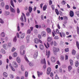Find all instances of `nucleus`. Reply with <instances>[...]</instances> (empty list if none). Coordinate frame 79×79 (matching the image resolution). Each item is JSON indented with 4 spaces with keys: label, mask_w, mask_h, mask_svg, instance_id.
<instances>
[{
    "label": "nucleus",
    "mask_w": 79,
    "mask_h": 79,
    "mask_svg": "<svg viewBox=\"0 0 79 79\" xmlns=\"http://www.w3.org/2000/svg\"><path fill=\"white\" fill-rule=\"evenodd\" d=\"M60 49L58 47H53V53L55 55L57 54V52H58L60 51Z\"/></svg>",
    "instance_id": "nucleus-1"
},
{
    "label": "nucleus",
    "mask_w": 79,
    "mask_h": 79,
    "mask_svg": "<svg viewBox=\"0 0 79 79\" xmlns=\"http://www.w3.org/2000/svg\"><path fill=\"white\" fill-rule=\"evenodd\" d=\"M24 58L26 60V61L27 62V63H29V64L30 66H33V64L31 63H29V62L28 60V59H27V57L26 56V55L24 57Z\"/></svg>",
    "instance_id": "nucleus-2"
},
{
    "label": "nucleus",
    "mask_w": 79,
    "mask_h": 79,
    "mask_svg": "<svg viewBox=\"0 0 79 79\" xmlns=\"http://www.w3.org/2000/svg\"><path fill=\"white\" fill-rule=\"evenodd\" d=\"M34 42L36 44H39V39L38 38H35L34 40Z\"/></svg>",
    "instance_id": "nucleus-3"
},
{
    "label": "nucleus",
    "mask_w": 79,
    "mask_h": 79,
    "mask_svg": "<svg viewBox=\"0 0 79 79\" xmlns=\"http://www.w3.org/2000/svg\"><path fill=\"white\" fill-rule=\"evenodd\" d=\"M51 71V69L50 68H48L47 69V73L49 75Z\"/></svg>",
    "instance_id": "nucleus-4"
},
{
    "label": "nucleus",
    "mask_w": 79,
    "mask_h": 79,
    "mask_svg": "<svg viewBox=\"0 0 79 79\" xmlns=\"http://www.w3.org/2000/svg\"><path fill=\"white\" fill-rule=\"evenodd\" d=\"M69 15L71 17H73L74 16V12L72 10H71L69 12Z\"/></svg>",
    "instance_id": "nucleus-5"
},
{
    "label": "nucleus",
    "mask_w": 79,
    "mask_h": 79,
    "mask_svg": "<svg viewBox=\"0 0 79 79\" xmlns=\"http://www.w3.org/2000/svg\"><path fill=\"white\" fill-rule=\"evenodd\" d=\"M50 52L49 50H48V51L46 50V55L48 56V58L49 56H50Z\"/></svg>",
    "instance_id": "nucleus-6"
},
{
    "label": "nucleus",
    "mask_w": 79,
    "mask_h": 79,
    "mask_svg": "<svg viewBox=\"0 0 79 79\" xmlns=\"http://www.w3.org/2000/svg\"><path fill=\"white\" fill-rule=\"evenodd\" d=\"M41 35L42 37H45L46 36V32L44 31H42L41 33Z\"/></svg>",
    "instance_id": "nucleus-7"
},
{
    "label": "nucleus",
    "mask_w": 79,
    "mask_h": 79,
    "mask_svg": "<svg viewBox=\"0 0 79 79\" xmlns=\"http://www.w3.org/2000/svg\"><path fill=\"white\" fill-rule=\"evenodd\" d=\"M13 66L15 68H18V64H17L16 62H14L13 63Z\"/></svg>",
    "instance_id": "nucleus-8"
},
{
    "label": "nucleus",
    "mask_w": 79,
    "mask_h": 79,
    "mask_svg": "<svg viewBox=\"0 0 79 79\" xmlns=\"http://www.w3.org/2000/svg\"><path fill=\"white\" fill-rule=\"evenodd\" d=\"M44 63V64H46V61H45V59H44V60H41V64H43Z\"/></svg>",
    "instance_id": "nucleus-9"
},
{
    "label": "nucleus",
    "mask_w": 79,
    "mask_h": 79,
    "mask_svg": "<svg viewBox=\"0 0 79 79\" xmlns=\"http://www.w3.org/2000/svg\"><path fill=\"white\" fill-rule=\"evenodd\" d=\"M37 74L39 77H40V75H43V73L42 72H39L38 71L37 72Z\"/></svg>",
    "instance_id": "nucleus-10"
},
{
    "label": "nucleus",
    "mask_w": 79,
    "mask_h": 79,
    "mask_svg": "<svg viewBox=\"0 0 79 79\" xmlns=\"http://www.w3.org/2000/svg\"><path fill=\"white\" fill-rule=\"evenodd\" d=\"M39 47L40 50H43L44 49V46L43 44H41L39 45Z\"/></svg>",
    "instance_id": "nucleus-11"
},
{
    "label": "nucleus",
    "mask_w": 79,
    "mask_h": 79,
    "mask_svg": "<svg viewBox=\"0 0 79 79\" xmlns=\"http://www.w3.org/2000/svg\"><path fill=\"white\" fill-rule=\"evenodd\" d=\"M38 52H35L34 55V58L35 59L36 58L38 57Z\"/></svg>",
    "instance_id": "nucleus-12"
},
{
    "label": "nucleus",
    "mask_w": 79,
    "mask_h": 79,
    "mask_svg": "<svg viewBox=\"0 0 79 79\" xmlns=\"http://www.w3.org/2000/svg\"><path fill=\"white\" fill-rule=\"evenodd\" d=\"M46 31L49 34H50L52 32L51 29L49 28H47Z\"/></svg>",
    "instance_id": "nucleus-13"
},
{
    "label": "nucleus",
    "mask_w": 79,
    "mask_h": 79,
    "mask_svg": "<svg viewBox=\"0 0 79 79\" xmlns=\"http://www.w3.org/2000/svg\"><path fill=\"white\" fill-rule=\"evenodd\" d=\"M3 47L6 50L7 49L8 46L6 44H4L3 45Z\"/></svg>",
    "instance_id": "nucleus-14"
},
{
    "label": "nucleus",
    "mask_w": 79,
    "mask_h": 79,
    "mask_svg": "<svg viewBox=\"0 0 79 79\" xmlns=\"http://www.w3.org/2000/svg\"><path fill=\"white\" fill-rule=\"evenodd\" d=\"M10 9L11 11L13 13H15V10L11 6L10 7Z\"/></svg>",
    "instance_id": "nucleus-15"
},
{
    "label": "nucleus",
    "mask_w": 79,
    "mask_h": 79,
    "mask_svg": "<svg viewBox=\"0 0 79 79\" xmlns=\"http://www.w3.org/2000/svg\"><path fill=\"white\" fill-rule=\"evenodd\" d=\"M32 10L33 9L32 7H31V6H29V7L28 10L30 13H31Z\"/></svg>",
    "instance_id": "nucleus-16"
},
{
    "label": "nucleus",
    "mask_w": 79,
    "mask_h": 79,
    "mask_svg": "<svg viewBox=\"0 0 79 79\" xmlns=\"http://www.w3.org/2000/svg\"><path fill=\"white\" fill-rule=\"evenodd\" d=\"M17 62L19 63H20L21 62V60L19 57H17Z\"/></svg>",
    "instance_id": "nucleus-17"
},
{
    "label": "nucleus",
    "mask_w": 79,
    "mask_h": 79,
    "mask_svg": "<svg viewBox=\"0 0 79 79\" xmlns=\"http://www.w3.org/2000/svg\"><path fill=\"white\" fill-rule=\"evenodd\" d=\"M27 34H30L31 33V31L30 29H28L27 31Z\"/></svg>",
    "instance_id": "nucleus-18"
},
{
    "label": "nucleus",
    "mask_w": 79,
    "mask_h": 79,
    "mask_svg": "<svg viewBox=\"0 0 79 79\" xmlns=\"http://www.w3.org/2000/svg\"><path fill=\"white\" fill-rule=\"evenodd\" d=\"M10 4H11V5L13 6V8H14L15 6L14 5V2L13 0H11V1H10Z\"/></svg>",
    "instance_id": "nucleus-19"
},
{
    "label": "nucleus",
    "mask_w": 79,
    "mask_h": 79,
    "mask_svg": "<svg viewBox=\"0 0 79 79\" xmlns=\"http://www.w3.org/2000/svg\"><path fill=\"white\" fill-rule=\"evenodd\" d=\"M51 60L53 63H55V59L54 57H51Z\"/></svg>",
    "instance_id": "nucleus-20"
},
{
    "label": "nucleus",
    "mask_w": 79,
    "mask_h": 79,
    "mask_svg": "<svg viewBox=\"0 0 79 79\" xmlns=\"http://www.w3.org/2000/svg\"><path fill=\"white\" fill-rule=\"evenodd\" d=\"M79 62H78V61L77 60L76 62H75V66H76V67H78L79 66Z\"/></svg>",
    "instance_id": "nucleus-21"
},
{
    "label": "nucleus",
    "mask_w": 79,
    "mask_h": 79,
    "mask_svg": "<svg viewBox=\"0 0 79 79\" xmlns=\"http://www.w3.org/2000/svg\"><path fill=\"white\" fill-rule=\"evenodd\" d=\"M76 45L77 48L79 50V43L77 41L76 42Z\"/></svg>",
    "instance_id": "nucleus-22"
},
{
    "label": "nucleus",
    "mask_w": 79,
    "mask_h": 79,
    "mask_svg": "<svg viewBox=\"0 0 79 79\" xmlns=\"http://www.w3.org/2000/svg\"><path fill=\"white\" fill-rule=\"evenodd\" d=\"M48 41L49 42L52 41V38L50 37H48L47 39Z\"/></svg>",
    "instance_id": "nucleus-23"
},
{
    "label": "nucleus",
    "mask_w": 79,
    "mask_h": 79,
    "mask_svg": "<svg viewBox=\"0 0 79 79\" xmlns=\"http://www.w3.org/2000/svg\"><path fill=\"white\" fill-rule=\"evenodd\" d=\"M5 34L4 32H2L1 33V36L2 37H5Z\"/></svg>",
    "instance_id": "nucleus-24"
},
{
    "label": "nucleus",
    "mask_w": 79,
    "mask_h": 79,
    "mask_svg": "<svg viewBox=\"0 0 79 79\" xmlns=\"http://www.w3.org/2000/svg\"><path fill=\"white\" fill-rule=\"evenodd\" d=\"M47 5H44V6L43 7V10L44 11L46 10V9H47Z\"/></svg>",
    "instance_id": "nucleus-25"
},
{
    "label": "nucleus",
    "mask_w": 79,
    "mask_h": 79,
    "mask_svg": "<svg viewBox=\"0 0 79 79\" xmlns=\"http://www.w3.org/2000/svg\"><path fill=\"white\" fill-rule=\"evenodd\" d=\"M25 35V34L24 33H22L21 35V38L22 39H23L24 38V36Z\"/></svg>",
    "instance_id": "nucleus-26"
},
{
    "label": "nucleus",
    "mask_w": 79,
    "mask_h": 79,
    "mask_svg": "<svg viewBox=\"0 0 79 79\" xmlns=\"http://www.w3.org/2000/svg\"><path fill=\"white\" fill-rule=\"evenodd\" d=\"M25 51L24 50H23V52L22 53L21 51H20V54L21 55H24V54H25Z\"/></svg>",
    "instance_id": "nucleus-27"
},
{
    "label": "nucleus",
    "mask_w": 79,
    "mask_h": 79,
    "mask_svg": "<svg viewBox=\"0 0 79 79\" xmlns=\"http://www.w3.org/2000/svg\"><path fill=\"white\" fill-rule=\"evenodd\" d=\"M76 53V51L74 50L73 49L72 50V53L73 55H75Z\"/></svg>",
    "instance_id": "nucleus-28"
},
{
    "label": "nucleus",
    "mask_w": 79,
    "mask_h": 79,
    "mask_svg": "<svg viewBox=\"0 0 79 79\" xmlns=\"http://www.w3.org/2000/svg\"><path fill=\"white\" fill-rule=\"evenodd\" d=\"M3 74L5 77H7L8 76V74L6 72H4Z\"/></svg>",
    "instance_id": "nucleus-29"
},
{
    "label": "nucleus",
    "mask_w": 79,
    "mask_h": 79,
    "mask_svg": "<svg viewBox=\"0 0 79 79\" xmlns=\"http://www.w3.org/2000/svg\"><path fill=\"white\" fill-rule=\"evenodd\" d=\"M64 51L66 52H68L69 51V49L68 48H65L64 49Z\"/></svg>",
    "instance_id": "nucleus-30"
},
{
    "label": "nucleus",
    "mask_w": 79,
    "mask_h": 79,
    "mask_svg": "<svg viewBox=\"0 0 79 79\" xmlns=\"http://www.w3.org/2000/svg\"><path fill=\"white\" fill-rule=\"evenodd\" d=\"M69 61L71 65H73V60L70 59Z\"/></svg>",
    "instance_id": "nucleus-31"
},
{
    "label": "nucleus",
    "mask_w": 79,
    "mask_h": 79,
    "mask_svg": "<svg viewBox=\"0 0 79 79\" xmlns=\"http://www.w3.org/2000/svg\"><path fill=\"white\" fill-rule=\"evenodd\" d=\"M77 32L78 34H79V27L78 26L77 27Z\"/></svg>",
    "instance_id": "nucleus-32"
},
{
    "label": "nucleus",
    "mask_w": 79,
    "mask_h": 79,
    "mask_svg": "<svg viewBox=\"0 0 79 79\" xmlns=\"http://www.w3.org/2000/svg\"><path fill=\"white\" fill-rule=\"evenodd\" d=\"M24 45H22L20 46V50H23L24 49Z\"/></svg>",
    "instance_id": "nucleus-33"
},
{
    "label": "nucleus",
    "mask_w": 79,
    "mask_h": 79,
    "mask_svg": "<svg viewBox=\"0 0 79 79\" xmlns=\"http://www.w3.org/2000/svg\"><path fill=\"white\" fill-rule=\"evenodd\" d=\"M55 12H56V14L57 15H59V11L57 9H55Z\"/></svg>",
    "instance_id": "nucleus-34"
},
{
    "label": "nucleus",
    "mask_w": 79,
    "mask_h": 79,
    "mask_svg": "<svg viewBox=\"0 0 79 79\" xmlns=\"http://www.w3.org/2000/svg\"><path fill=\"white\" fill-rule=\"evenodd\" d=\"M51 7H52V10H55V5L52 4V5H51Z\"/></svg>",
    "instance_id": "nucleus-35"
},
{
    "label": "nucleus",
    "mask_w": 79,
    "mask_h": 79,
    "mask_svg": "<svg viewBox=\"0 0 79 79\" xmlns=\"http://www.w3.org/2000/svg\"><path fill=\"white\" fill-rule=\"evenodd\" d=\"M17 56V52H15L14 54H13V56L14 57H16Z\"/></svg>",
    "instance_id": "nucleus-36"
},
{
    "label": "nucleus",
    "mask_w": 79,
    "mask_h": 79,
    "mask_svg": "<svg viewBox=\"0 0 79 79\" xmlns=\"http://www.w3.org/2000/svg\"><path fill=\"white\" fill-rule=\"evenodd\" d=\"M52 3V1L51 0H49V4L51 5Z\"/></svg>",
    "instance_id": "nucleus-37"
},
{
    "label": "nucleus",
    "mask_w": 79,
    "mask_h": 79,
    "mask_svg": "<svg viewBox=\"0 0 79 79\" xmlns=\"http://www.w3.org/2000/svg\"><path fill=\"white\" fill-rule=\"evenodd\" d=\"M20 20L22 22H23L24 21V19H23V16L22 15H21V17L20 18Z\"/></svg>",
    "instance_id": "nucleus-38"
},
{
    "label": "nucleus",
    "mask_w": 79,
    "mask_h": 79,
    "mask_svg": "<svg viewBox=\"0 0 79 79\" xmlns=\"http://www.w3.org/2000/svg\"><path fill=\"white\" fill-rule=\"evenodd\" d=\"M9 66H11V69H12V70L14 71H15V69L14 68L11 66V64H10Z\"/></svg>",
    "instance_id": "nucleus-39"
},
{
    "label": "nucleus",
    "mask_w": 79,
    "mask_h": 79,
    "mask_svg": "<svg viewBox=\"0 0 79 79\" xmlns=\"http://www.w3.org/2000/svg\"><path fill=\"white\" fill-rule=\"evenodd\" d=\"M30 37V35H27V36L26 38V40H27L28 41L29 40V38Z\"/></svg>",
    "instance_id": "nucleus-40"
},
{
    "label": "nucleus",
    "mask_w": 79,
    "mask_h": 79,
    "mask_svg": "<svg viewBox=\"0 0 79 79\" xmlns=\"http://www.w3.org/2000/svg\"><path fill=\"white\" fill-rule=\"evenodd\" d=\"M40 43L41 44H42L43 43V42L42 40L40 39L39 40V43Z\"/></svg>",
    "instance_id": "nucleus-41"
},
{
    "label": "nucleus",
    "mask_w": 79,
    "mask_h": 79,
    "mask_svg": "<svg viewBox=\"0 0 79 79\" xmlns=\"http://www.w3.org/2000/svg\"><path fill=\"white\" fill-rule=\"evenodd\" d=\"M61 4L63 5H64L66 4V2L65 1L63 0L61 2Z\"/></svg>",
    "instance_id": "nucleus-42"
},
{
    "label": "nucleus",
    "mask_w": 79,
    "mask_h": 79,
    "mask_svg": "<svg viewBox=\"0 0 79 79\" xmlns=\"http://www.w3.org/2000/svg\"><path fill=\"white\" fill-rule=\"evenodd\" d=\"M3 54H5L6 53V52L3 49H2L1 50Z\"/></svg>",
    "instance_id": "nucleus-43"
},
{
    "label": "nucleus",
    "mask_w": 79,
    "mask_h": 79,
    "mask_svg": "<svg viewBox=\"0 0 79 79\" xmlns=\"http://www.w3.org/2000/svg\"><path fill=\"white\" fill-rule=\"evenodd\" d=\"M28 73L27 72H26L25 73V76L26 77H28Z\"/></svg>",
    "instance_id": "nucleus-44"
},
{
    "label": "nucleus",
    "mask_w": 79,
    "mask_h": 79,
    "mask_svg": "<svg viewBox=\"0 0 79 79\" xmlns=\"http://www.w3.org/2000/svg\"><path fill=\"white\" fill-rule=\"evenodd\" d=\"M75 14H76V15L79 17V11H77L75 12Z\"/></svg>",
    "instance_id": "nucleus-45"
},
{
    "label": "nucleus",
    "mask_w": 79,
    "mask_h": 79,
    "mask_svg": "<svg viewBox=\"0 0 79 79\" xmlns=\"http://www.w3.org/2000/svg\"><path fill=\"white\" fill-rule=\"evenodd\" d=\"M38 38L39 39H42V36L41 35L39 34L38 35Z\"/></svg>",
    "instance_id": "nucleus-46"
},
{
    "label": "nucleus",
    "mask_w": 79,
    "mask_h": 79,
    "mask_svg": "<svg viewBox=\"0 0 79 79\" xmlns=\"http://www.w3.org/2000/svg\"><path fill=\"white\" fill-rule=\"evenodd\" d=\"M60 59L61 60H63L64 59V56L62 55L60 57Z\"/></svg>",
    "instance_id": "nucleus-47"
},
{
    "label": "nucleus",
    "mask_w": 79,
    "mask_h": 79,
    "mask_svg": "<svg viewBox=\"0 0 79 79\" xmlns=\"http://www.w3.org/2000/svg\"><path fill=\"white\" fill-rule=\"evenodd\" d=\"M5 13L6 15H9L10 14V12L7 11H6Z\"/></svg>",
    "instance_id": "nucleus-48"
},
{
    "label": "nucleus",
    "mask_w": 79,
    "mask_h": 79,
    "mask_svg": "<svg viewBox=\"0 0 79 79\" xmlns=\"http://www.w3.org/2000/svg\"><path fill=\"white\" fill-rule=\"evenodd\" d=\"M5 5V4L4 2H2L1 3V6H2L3 7Z\"/></svg>",
    "instance_id": "nucleus-49"
},
{
    "label": "nucleus",
    "mask_w": 79,
    "mask_h": 79,
    "mask_svg": "<svg viewBox=\"0 0 79 79\" xmlns=\"http://www.w3.org/2000/svg\"><path fill=\"white\" fill-rule=\"evenodd\" d=\"M72 69V68L71 66H69L68 67V69L69 71H70Z\"/></svg>",
    "instance_id": "nucleus-50"
},
{
    "label": "nucleus",
    "mask_w": 79,
    "mask_h": 79,
    "mask_svg": "<svg viewBox=\"0 0 79 79\" xmlns=\"http://www.w3.org/2000/svg\"><path fill=\"white\" fill-rule=\"evenodd\" d=\"M57 44L56 43V42L55 41H54V42L53 43V45L55 46H56L57 45Z\"/></svg>",
    "instance_id": "nucleus-51"
},
{
    "label": "nucleus",
    "mask_w": 79,
    "mask_h": 79,
    "mask_svg": "<svg viewBox=\"0 0 79 79\" xmlns=\"http://www.w3.org/2000/svg\"><path fill=\"white\" fill-rule=\"evenodd\" d=\"M15 50H16L15 48L14 47H13L12 49L11 52H13L15 51Z\"/></svg>",
    "instance_id": "nucleus-52"
},
{
    "label": "nucleus",
    "mask_w": 79,
    "mask_h": 79,
    "mask_svg": "<svg viewBox=\"0 0 79 79\" xmlns=\"http://www.w3.org/2000/svg\"><path fill=\"white\" fill-rule=\"evenodd\" d=\"M17 41V39H16V36H15V37L14 38V42H16Z\"/></svg>",
    "instance_id": "nucleus-53"
},
{
    "label": "nucleus",
    "mask_w": 79,
    "mask_h": 79,
    "mask_svg": "<svg viewBox=\"0 0 79 79\" xmlns=\"http://www.w3.org/2000/svg\"><path fill=\"white\" fill-rule=\"evenodd\" d=\"M50 42V44L52 46L53 44V41H51L49 42Z\"/></svg>",
    "instance_id": "nucleus-54"
},
{
    "label": "nucleus",
    "mask_w": 79,
    "mask_h": 79,
    "mask_svg": "<svg viewBox=\"0 0 79 79\" xmlns=\"http://www.w3.org/2000/svg\"><path fill=\"white\" fill-rule=\"evenodd\" d=\"M6 9V10H8L9 9V6L8 5H6V6L5 7Z\"/></svg>",
    "instance_id": "nucleus-55"
},
{
    "label": "nucleus",
    "mask_w": 79,
    "mask_h": 79,
    "mask_svg": "<svg viewBox=\"0 0 79 79\" xmlns=\"http://www.w3.org/2000/svg\"><path fill=\"white\" fill-rule=\"evenodd\" d=\"M55 79H59V78L58 77V75L56 74L55 77Z\"/></svg>",
    "instance_id": "nucleus-56"
},
{
    "label": "nucleus",
    "mask_w": 79,
    "mask_h": 79,
    "mask_svg": "<svg viewBox=\"0 0 79 79\" xmlns=\"http://www.w3.org/2000/svg\"><path fill=\"white\" fill-rule=\"evenodd\" d=\"M54 39L55 40H58L59 39V38L57 36H56L54 38Z\"/></svg>",
    "instance_id": "nucleus-57"
},
{
    "label": "nucleus",
    "mask_w": 79,
    "mask_h": 79,
    "mask_svg": "<svg viewBox=\"0 0 79 79\" xmlns=\"http://www.w3.org/2000/svg\"><path fill=\"white\" fill-rule=\"evenodd\" d=\"M10 77L11 78H14V76L13 75H12V74H11L10 75Z\"/></svg>",
    "instance_id": "nucleus-58"
},
{
    "label": "nucleus",
    "mask_w": 79,
    "mask_h": 79,
    "mask_svg": "<svg viewBox=\"0 0 79 79\" xmlns=\"http://www.w3.org/2000/svg\"><path fill=\"white\" fill-rule=\"evenodd\" d=\"M68 55H65V60H67L68 59Z\"/></svg>",
    "instance_id": "nucleus-59"
},
{
    "label": "nucleus",
    "mask_w": 79,
    "mask_h": 79,
    "mask_svg": "<svg viewBox=\"0 0 79 79\" xmlns=\"http://www.w3.org/2000/svg\"><path fill=\"white\" fill-rule=\"evenodd\" d=\"M11 46V44L10 43H8V47H10Z\"/></svg>",
    "instance_id": "nucleus-60"
},
{
    "label": "nucleus",
    "mask_w": 79,
    "mask_h": 79,
    "mask_svg": "<svg viewBox=\"0 0 79 79\" xmlns=\"http://www.w3.org/2000/svg\"><path fill=\"white\" fill-rule=\"evenodd\" d=\"M41 18L42 20H44V15H42L41 16Z\"/></svg>",
    "instance_id": "nucleus-61"
},
{
    "label": "nucleus",
    "mask_w": 79,
    "mask_h": 79,
    "mask_svg": "<svg viewBox=\"0 0 79 79\" xmlns=\"http://www.w3.org/2000/svg\"><path fill=\"white\" fill-rule=\"evenodd\" d=\"M50 76L51 77H52L53 76V73H50Z\"/></svg>",
    "instance_id": "nucleus-62"
},
{
    "label": "nucleus",
    "mask_w": 79,
    "mask_h": 79,
    "mask_svg": "<svg viewBox=\"0 0 79 79\" xmlns=\"http://www.w3.org/2000/svg\"><path fill=\"white\" fill-rule=\"evenodd\" d=\"M0 23H4V22L1 19H0Z\"/></svg>",
    "instance_id": "nucleus-63"
},
{
    "label": "nucleus",
    "mask_w": 79,
    "mask_h": 79,
    "mask_svg": "<svg viewBox=\"0 0 79 79\" xmlns=\"http://www.w3.org/2000/svg\"><path fill=\"white\" fill-rule=\"evenodd\" d=\"M17 13H19L20 12V10L19 9V8H17Z\"/></svg>",
    "instance_id": "nucleus-64"
}]
</instances>
